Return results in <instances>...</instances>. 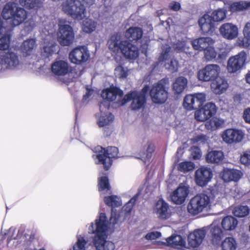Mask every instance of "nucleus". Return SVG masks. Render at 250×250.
<instances>
[{
    "label": "nucleus",
    "mask_w": 250,
    "mask_h": 250,
    "mask_svg": "<svg viewBox=\"0 0 250 250\" xmlns=\"http://www.w3.org/2000/svg\"><path fill=\"white\" fill-rule=\"evenodd\" d=\"M108 225L105 214L102 213L88 228V232L94 234L93 243L96 250H113L115 249L114 244L107 240Z\"/></svg>",
    "instance_id": "1"
},
{
    "label": "nucleus",
    "mask_w": 250,
    "mask_h": 250,
    "mask_svg": "<svg viewBox=\"0 0 250 250\" xmlns=\"http://www.w3.org/2000/svg\"><path fill=\"white\" fill-rule=\"evenodd\" d=\"M168 84V79L165 78L152 85L149 91V94L152 101L154 103L162 104L167 101L168 98L167 87Z\"/></svg>",
    "instance_id": "6"
},
{
    "label": "nucleus",
    "mask_w": 250,
    "mask_h": 250,
    "mask_svg": "<svg viewBox=\"0 0 250 250\" xmlns=\"http://www.w3.org/2000/svg\"><path fill=\"white\" fill-rule=\"evenodd\" d=\"M84 4L87 6H91L94 4L95 0H82Z\"/></svg>",
    "instance_id": "64"
},
{
    "label": "nucleus",
    "mask_w": 250,
    "mask_h": 250,
    "mask_svg": "<svg viewBox=\"0 0 250 250\" xmlns=\"http://www.w3.org/2000/svg\"><path fill=\"white\" fill-rule=\"evenodd\" d=\"M188 80L184 77H179L176 79L172 84V90L175 93H182L187 86Z\"/></svg>",
    "instance_id": "34"
},
{
    "label": "nucleus",
    "mask_w": 250,
    "mask_h": 250,
    "mask_svg": "<svg viewBox=\"0 0 250 250\" xmlns=\"http://www.w3.org/2000/svg\"><path fill=\"white\" fill-rule=\"evenodd\" d=\"M250 7V2L239 1L232 3L229 9L232 12L242 11Z\"/></svg>",
    "instance_id": "45"
},
{
    "label": "nucleus",
    "mask_w": 250,
    "mask_h": 250,
    "mask_svg": "<svg viewBox=\"0 0 250 250\" xmlns=\"http://www.w3.org/2000/svg\"><path fill=\"white\" fill-rule=\"evenodd\" d=\"M220 175L222 179L225 182H237L242 177L243 173L239 170L225 168Z\"/></svg>",
    "instance_id": "26"
},
{
    "label": "nucleus",
    "mask_w": 250,
    "mask_h": 250,
    "mask_svg": "<svg viewBox=\"0 0 250 250\" xmlns=\"http://www.w3.org/2000/svg\"><path fill=\"white\" fill-rule=\"evenodd\" d=\"M245 136L244 131L237 128L227 129L222 132L221 135L223 141L228 144L240 143Z\"/></svg>",
    "instance_id": "15"
},
{
    "label": "nucleus",
    "mask_w": 250,
    "mask_h": 250,
    "mask_svg": "<svg viewBox=\"0 0 250 250\" xmlns=\"http://www.w3.org/2000/svg\"><path fill=\"white\" fill-rule=\"evenodd\" d=\"M87 241L81 236L77 237V241L73 246V250H85Z\"/></svg>",
    "instance_id": "54"
},
{
    "label": "nucleus",
    "mask_w": 250,
    "mask_h": 250,
    "mask_svg": "<svg viewBox=\"0 0 250 250\" xmlns=\"http://www.w3.org/2000/svg\"><path fill=\"white\" fill-rule=\"evenodd\" d=\"M168 209V204L164 201L159 200L155 205L154 211L159 218L166 219L169 216Z\"/></svg>",
    "instance_id": "30"
},
{
    "label": "nucleus",
    "mask_w": 250,
    "mask_h": 250,
    "mask_svg": "<svg viewBox=\"0 0 250 250\" xmlns=\"http://www.w3.org/2000/svg\"><path fill=\"white\" fill-rule=\"evenodd\" d=\"M2 16L6 20H10L12 24L15 26L21 23L26 18V11L19 7L17 3L9 2L3 7Z\"/></svg>",
    "instance_id": "3"
},
{
    "label": "nucleus",
    "mask_w": 250,
    "mask_h": 250,
    "mask_svg": "<svg viewBox=\"0 0 250 250\" xmlns=\"http://www.w3.org/2000/svg\"><path fill=\"white\" fill-rule=\"evenodd\" d=\"M170 50L171 48L168 45L164 46L161 54L159 57V61L160 62L164 63L167 69L173 73L178 70V62L176 59L170 58Z\"/></svg>",
    "instance_id": "12"
},
{
    "label": "nucleus",
    "mask_w": 250,
    "mask_h": 250,
    "mask_svg": "<svg viewBox=\"0 0 250 250\" xmlns=\"http://www.w3.org/2000/svg\"><path fill=\"white\" fill-rule=\"evenodd\" d=\"M62 11L72 19L81 21L86 16V9L78 0H66L61 4Z\"/></svg>",
    "instance_id": "4"
},
{
    "label": "nucleus",
    "mask_w": 250,
    "mask_h": 250,
    "mask_svg": "<svg viewBox=\"0 0 250 250\" xmlns=\"http://www.w3.org/2000/svg\"><path fill=\"white\" fill-rule=\"evenodd\" d=\"M57 45L54 43H50L48 45L44 46L42 55L45 57H49L56 51Z\"/></svg>",
    "instance_id": "52"
},
{
    "label": "nucleus",
    "mask_w": 250,
    "mask_h": 250,
    "mask_svg": "<svg viewBox=\"0 0 250 250\" xmlns=\"http://www.w3.org/2000/svg\"><path fill=\"white\" fill-rule=\"evenodd\" d=\"M104 201L107 206L112 207H119L122 204L120 198L116 195L105 196Z\"/></svg>",
    "instance_id": "44"
},
{
    "label": "nucleus",
    "mask_w": 250,
    "mask_h": 250,
    "mask_svg": "<svg viewBox=\"0 0 250 250\" xmlns=\"http://www.w3.org/2000/svg\"><path fill=\"white\" fill-rule=\"evenodd\" d=\"M89 53L84 46H81L73 49L69 53L70 61L75 64H81L87 61L89 58Z\"/></svg>",
    "instance_id": "17"
},
{
    "label": "nucleus",
    "mask_w": 250,
    "mask_h": 250,
    "mask_svg": "<svg viewBox=\"0 0 250 250\" xmlns=\"http://www.w3.org/2000/svg\"><path fill=\"white\" fill-rule=\"evenodd\" d=\"M250 209L247 206H238L233 210V214L238 217H244L249 213Z\"/></svg>",
    "instance_id": "50"
},
{
    "label": "nucleus",
    "mask_w": 250,
    "mask_h": 250,
    "mask_svg": "<svg viewBox=\"0 0 250 250\" xmlns=\"http://www.w3.org/2000/svg\"><path fill=\"white\" fill-rule=\"evenodd\" d=\"M188 193V187L181 184L171 193L170 199L175 204L181 205L186 201Z\"/></svg>",
    "instance_id": "20"
},
{
    "label": "nucleus",
    "mask_w": 250,
    "mask_h": 250,
    "mask_svg": "<svg viewBox=\"0 0 250 250\" xmlns=\"http://www.w3.org/2000/svg\"><path fill=\"white\" fill-rule=\"evenodd\" d=\"M241 163L245 165H250V149L244 152L240 158Z\"/></svg>",
    "instance_id": "57"
},
{
    "label": "nucleus",
    "mask_w": 250,
    "mask_h": 250,
    "mask_svg": "<svg viewBox=\"0 0 250 250\" xmlns=\"http://www.w3.org/2000/svg\"><path fill=\"white\" fill-rule=\"evenodd\" d=\"M191 44L188 40H185L182 41H178L174 44L173 47L178 52H184L186 53L188 52L189 45Z\"/></svg>",
    "instance_id": "46"
},
{
    "label": "nucleus",
    "mask_w": 250,
    "mask_h": 250,
    "mask_svg": "<svg viewBox=\"0 0 250 250\" xmlns=\"http://www.w3.org/2000/svg\"><path fill=\"white\" fill-rule=\"evenodd\" d=\"M161 236V234L160 232L158 231H152L147 233L145 236V238L148 240H153L159 238Z\"/></svg>",
    "instance_id": "58"
},
{
    "label": "nucleus",
    "mask_w": 250,
    "mask_h": 250,
    "mask_svg": "<svg viewBox=\"0 0 250 250\" xmlns=\"http://www.w3.org/2000/svg\"><path fill=\"white\" fill-rule=\"evenodd\" d=\"M143 35L142 29L139 27H130L125 33V37L130 41H137Z\"/></svg>",
    "instance_id": "37"
},
{
    "label": "nucleus",
    "mask_w": 250,
    "mask_h": 250,
    "mask_svg": "<svg viewBox=\"0 0 250 250\" xmlns=\"http://www.w3.org/2000/svg\"><path fill=\"white\" fill-rule=\"evenodd\" d=\"M229 87L227 81L223 78H217L211 83L210 87L211 90L215 94L220 95L224 93Z\"/></svg>",
    "instance_id": "27"
},
{
    "label": "nucleus",
    "mask_w": 250,
    "mask_h": 250,
    "mask_svg": "<svg viewBox=\"0 0 250 250\" xmlns=\"http://www.w3.org/2000/svg\"><path fill=\"white\" fill-rule=\"evenodd\" d=\"M243 33L244 38H239L236 43L239 46L246 48L250 46V21L248 22L245 25Z\"/></svg>",
    "instance_id": "33"
},
{
    "label": "nucleus",
    "mask_w": 250,
    "mask_h": 250,
    "mask_svg": "<svg viewBox=\"0 0 250 250\" xmlns=\"http://www.w3.org/2000/svg\"><path fill=\"white\" fill-rule=\"evenodd\" d=\"M59 31L58 41L63 46L71 44L74 38V33L69 21L63 19H60L58 22Z\"/></svg>",
    "instance_id": "8"
},
{
    "label": "nucleus",
    "mask_w": 250,
    "mask_h": 250,
    "mask_svg": "<svg viewBox=\"0 0 250 250\" xmlns=\"http://www.w3.org/2000/svg\"><path fill=\"white\" fill-rule=\"evenodd\" d=\"M220 71V67L218 65L208 64L199 71L198 77L200 81L204 82L214 81L218 77Z\"/></svg>",
    "instance_id": "13"
},
{
    "label": "nucleus",
    "mask_w": 250,
    "mask_h": 250,
    "mask_svg": "<svg viewBox=\"0 0 250 250\" xmlns=\"http://www.w3.org/2000/svg\"><path fill=\"white\" fill-rule=\"evenodd\" d=\"M243 117L246 123L250 124V108H247L244 110Z\"/></svg>",
    "instance_id": "59"
},
{
    "label": "nucleus",
    "mask_w": 250,
    "mask_h": 250,
    "mask_svg": "<svg viewBox=\"0 0 250 250\" xmlns=\"http://www.w3.org/2000/svg\"><path fill=\"white\" fill-rule=\"evenodd\" d=\"M123 95V92L120 89L114 86H110L102 91V97L104 99L102 101H112L117 98H120Z\"/></svg>",
    "instance_id": "25"
},
{
    "label": "nucleus",
    "mask_w": 250,
    "mask_h": 250,
    "mask_svg": "<svg viewBox=\"0 0 250 250\" xmlns=\"http://www.w3.org/2000/svg\"><path fill=\"white\" fill-rule=\"evenodd\" d=\"M247 58V55L244 51L230 57L227 63L228 71L229 73H233L241 69L245 65Z\"/></svg>",
    "instance_id": "14"
},
{
    "label": "nucleus",
    "mask_w": 250,
    "mask_h": 250,
    "mask_svg": "<svg viewBox=\"0 0 250 250\" xmlns=\"http://www.w3.org/2000/svg\"><path fill=\"white\" fill-rule=\"evenodd\" d=\"M216 111L215 104L212 103H208L195 111V118L198 121L205 122L215 115Z\"/></svg>",
    "instance_id": "18"
},
{
    "label": "nucleus",
    "mask_w": 250,
    "mask_h": 250,
    "mask_svg": "<svg viewBox=\"0 0 250 250\" xmlns=\"http://www.w3.org/2000/svg\"><path fill=\"white\" fill-rule=\"evenodd\" d=\"M204 55L207 60L211 61L216 57L217 53L212 45H209L204 50Z\"/></svg>",
    "instance_id": "53"
},
{
    "label": "nucleus",
    "mask_w": 250,
    "mask_h": 250,
    "mask_svg": "<svg viewBox=\"0 0 250 250\" xmlns=\"http://www.w3.org/2000/svg\"><path fill=\"white\" fill-rule=\"evenodd\" d=\"M42 0H19L20 4L26 8L37 9L40 7Z\"/></svg>",
    "instance_id": "48"
},
{
    "label": "nucleus",
    "mask_w": 250,
    "mask_h": 250,
    "mask_svg": "<svg viewBox=\"0 0 250 250\" xmlns=\"http://www.w3.org/2000/svg\"><path fill=\"white\" fill-rule=\"evenodd\" d=\"M211 241L213 244H219L223 237V231L219 226V223L214 221L209 226Z\"/></svg>",
    "instance_id": "28"
},
{
    "label": "nucleus",
    "mask_w": 250,
    "mask_h": 250,
    "mask_svg": "<svg viewBox=\"0 0 250 250\" xmlns=\"http://www.w3.org/2000/svg\"><path fill=\"white\" fill-rule=\"evenodd\" d=\"M206 101V95L204 93H197L186 95L183 102L184 107L188 110H191L199 106Z\"/></svg>",
    "instance_id": "16"
},
{
    "label": "nucleus",
    "mask_w": 250,
    "mask_h": 250,
    "mask_svg": "<svg viewBox=\"0 0 250 250\" xmlns=\"http://www.w3.org/2000/svg\"><path fill=\"white\" fill-rule=\"evenodd\" d=\"M149 87L148 85L145 86L141 91H137L138 93H140L144 96L145 98H146V95L148 91Z\"/></svg>",
    "instance_id": "62"
},
{
    "label": "nucleus",
    "mask_w": 250,
    "mask_h": 250,
    "mask_svg": "<svg viewBox=\"0 0 250 250\" xmlns=\"http://www.w3.org/2000/svg\"><path fill=\"white\" fill-rule=\"evenodd\" d=\"M212 173L210 168L207 167H201L198 169L195 173V181L197 185L204 187L207 185L212 178Z\"/></svg>",
    "instance_id": "19"
},
{
    "label": "nucleus",
    "mask_w": 250,
    "mask_h": 250,
    "mask_svg": "<svg viewBox=\"0 0 250 250\" xmlns=\"http://www.w3.org/2000/svg\"><path fill=\"white\" fill-rule=\"evenodd\" d=\"M169 7L171 9L176 11L180 9L181 6L179 2L173 1L169 3Z\"/></svg>",
    "instance_id": "60"
},
{
    "label": "nucleus",
    "mask_w": 250,
    "mask_h": 250,
    "mask_svg": "<svg viewBox=\"0 0 250 250\" xmlns=\"http://www.w3.org/2000/svg\"><path fill=\"white\" fill-rule=\"evenodd\" d=\"M99 148L101 149L99 153L96 155H93V158L96 164L103 165L104 168L107 170L112 165V159L117 158L118 149L115 146L108 147L106 149L102 147Z\"/></svg>",
    "instance_id": "7"
},
{
    "label": "nucleus",
    "mask_w": 250,
    "mask_h": 250,
    "mask_svg": "<svg viewBox=\"0 0 250 250\" xmlns=\"http://www.w3.org/2000/svg\"><path fill=\"white\" fill-rule=\"evenodd\" d=\"M213 43V40L209 37L200 38L191 42L193 48L199 51H204L209 45H212Z\"/></svg>",
    "instance_id": "29"
},
{
    "label": "nucleus",
    "mask_w": 250,
    "mask_h": 250,
    "mask_svg": "<svg viewBox=\"0 0 250 250\" xmlns=\"http://www.w3.org/2000/svg\"><path fill=\"white\" fill-rule=\"evenodd\" d=\"M191 156L194 160H199L202 157V152L200 149L197 146H192L190 148Z\"/></svg>",
    "instance_id": "56"
},
{
    "label": "nucleus",
    "mask_w": 250,
    "mask_h": 250,
    "mask_svg": "<svg viewBox=\"0 0 250 250\" xmlns=\"http://www.w3.org/2000/svg\"><path fill=\"white\" fill-rule=\"evenodd\" d=\"M36 46V41L34 39H29L24 41L21 46V51L26 55H29Z\"/></svg>",
    "instance_id": "38"
},
{
    "label": "nucleus",
    "mask_w": 250,
    "mask_h": 250,
    "mask_svg": "<svg viewBox=\"0 0 250 250\" xmlns=\"http://www.w3.org/2000/svg\"><path fill=\"white\" fill-rule=\"evenodd\" d=\"M154 150V146L152 144L147 142L143 146V151L141 152V158L144 162L148 160Z\"/></svg>",
    "instance_id": "40"
},
{
    "label": "nucleus",
    "mask_w": 250,
    "mask_h": 250,
    "mask_svg": "<svg viewBox=\"0 0 250 250\" xmlns=\"http://www.w3.org/2000/svg\"><path fill=\"white\" fill-rule=\"evenodd\" d=\"M206 235V231L204 228L197 229L190 232L188 237V243L189 247H198L202 243Z\"/></svg>",
    "instance_id": "21"
},
{
    "label": "nucleus",
    "mask_w": 250,
    "mask_h": 250,
    "mask_svg": "<svg viewBox=\"0 0 250 250\" xmlns=\"http://www.w3.org/2000/svg\"><path fill=\"white\" fill-rule=\"evenodd\" d=\"M21 62L17 53L11 51L0 52V69L17 70L20 68Z\"/></svg>",
    "instance_id": "9"
},
{
    "label": "nucleus",
    "mask_w": 250,
    "mask_h": 250,
    "mask_svg": "<svg viewBox=\"0 0 250 250\" xmlns=\"http://www.w3.org/2000/svg\"><path fill=\"white\" fill-rule=\"evenodd\" d=\"M110 104L106 101H102L100 104V112L96 114L97 124L99 127L110 125L114 120V115L108 111Z\"/></svg>",
    "instance_id": "10"
},
{
    "label": "nucleus",
    "mask_w": 250,
    "mask_h": 250,
    "mask_svg": "<svg viewBox=\"0 0 250 250\" xmlns=\"http://www.w3.org/2000/svg\"><path fill=\"white\" fill-rule=\"evenodd\" d=\"M224 157L221 151L212 150L208 153L206 160L208 163L219 164L223 161Z\"/></svg>",
    "instance_id": "35"
},
{
    "label": "nucleus",
    "mask_w": 250,
    "mask_h": 250,
    "mask_svg": "<svg viewBox=\"0 0 250 250\" xmlns=\"http://www.w3.org/2000/svg\"><path fill=\"white\" fill-rule=\"evenodd\" d=\"M210 206L209 197L205 194H199L190 200L187 206V209L190 214L195 215L207 210Z\"/></svg>",
    "instance_id": "5"
},
{
    "label": "nucleus",
    "mask_w": 250,
    "mask_h": 250,
    "mask_svg": "<svg viewBox=\"0 0 250 250\" xmlns=\"http://www.w3.org/2000/svg\"><path fill=\"white\" fill-rule=\"evenodd\" d=\"M119 61V64L114 69V75L119 79H125L129 75L130 70L122 65L120 59Z\"/></svg>",
    "instance_id": "39"
},
{
    "label": "nucleus",
    "mask_w": 250,
    "mask_h": 250,
    "mask_svg": "<svg viewBox=\"0 0 250 250\" xmlns=\"http://www.w3.org/2000/svg\"><path fill=\"white\" fill-rule=\"evenodd\" d=\"M93 92H94V91L93 90H88L87 89L86 93H85V95H83V102H86L87 101V99L92 95Z\"/></svg>",
    "instance_id": "61"
},
{
    "label": "nucleus",
    "mask_w": 250,
    "mask_h": 250,
    "mask_svg": "<svg viewBox=\"0 0 250 250\" xmlns=\"http://www.w3.org/2000/svg\"><path fill=\"white\" fill-rule=\"evenodd\" d=\"M221 35L225 39L233 40L238 35V29L236 25L231 23L223 24L219 28Z\"/></svg>",
    "instance_id": "22"
},
{
    "label": "nucleus",
    "mask_w": 250,
    "mask_h": 250,
    "mask_svg": "<svg viewBox=\"0 0 250 250\" xmlns=\"http://www.w3.org/2000/svg\"><path fill=\"white\" fill-rule=\"evenodd\" d=\"M110 220V223L113 224H115L117 223V221H118V218H116L115 214L113 212V209H112L111 215Z\"/></svg>",
    "instance_id": "63"
},
{
    "label": "nucleus",
    "mask_w": 250,
    "mask_h": 250,
    "mask_svg": "<svg viewBox=\"0 0 250 250\" xmlns=\"http://www.w3.org/2000/svg\"><path fill=\"white\" fill-rule=\"evenodd\" d=\"M226 10L223 9H219L214 11L210 16L214 23L215 21H221L224 20L226 17Z\"/></svg>",
    "instance_id": "49"
},
{
    "label": "nucleus",
    "mask_w": 250,
    "mask_h": 250,
    "mask_svg": "<svg viewBox=\"0 0 250 250\" xmlns=\"http://www.w3.org/2000/svg\"><path fill=\"white\" fill-rule=\"evenodd\" d=\"M51 71L55 75L65 76L70 73L71 67L66 61L59 60L52 64Z\"/></svg>",
    "instance_id": "23"
},
{
    "label": "nucleus",
    "mask_w": 250,
    "mask_h": 250,
    "mask_svg": "<svg viewBox=\"0 0 250 250\" xmlns=\"http://www.w3.org/2000/svg\"><path fill=\"white\" fill-rule=\"evenodd\" d=\"M167 246L177 249H181L184 247L186 242L180 235L174 234L166 239Z\"/></svg>",
    "instance_id": "31"
},
{
    "label": "nucleus",
    "mask_w": 250,
    "mask_h": 250,
    "mask_svg": "<svg viewBox=\"0 0 250 250\" xmlns=\"http://www.w3.org/2000/svg\"><path fill=\"white\" fill-rule=\"evenodd\" d=\"M97 22L90 18H87L83 22L82 29L84 32L91 33L96 29Z\"/></svg>",
    "instance_id": "42"
},
{
    "label": "nucleus",
    "mask_w": 250,
    "mask_h": 250,
    "mask_svg": "<svg viewBox=\"0 0 250 250\" xmlns=\"http://www.w3.org/2000/svg\"><path fill=\"white\" fill-rule=\"evenodd\" d=\"M137 200V196L132 197L123 208V210L126 213H129Z\"/></svg>",
    "instance_id": "55"
},
{
    "label": "nucleus",
    "mask_w": 250,
    "mask_h": 250,
    "mask_svg": "<svg viewBox=\"0 0 250 250\" xmlns=\"http://www.w3.org/2000/svg\"><path fill=\"white\" fill-rule=\"evenodd\" d=\"M221 246L222 250H235L237 243L233 237H228L222 242Z\"/></svg>",
    "instance_id": "41"
},
{
    "label": "nucleus",
    "mask_w": 250,
    "mask_h": 250,
    "mask_svg": "<svg viewBox=\"0 0 250 250\" xmlns=\"http://www.w3.org/2000/svg\"><path fill=\"white\" fill-rule=\"evenodd\" d=\"M107 44L109 49L115 55L122 54L129 59H134L138 56V47L127 41L123 40L120 34L112 35Z\"/></svg>",
    "instance_id": "2"
},
{
    "label": "nucleus",
    "mask_w": 250,
    "mask_h": 250,
    "mask_svg": "<svg viewBox=\"0 0 250 250\" xmlns=\"http://www.w3.org/2000/svg\"><path fill=\"white\" fill-rule=\"evenodd\" d=\"M10 34L6 30L0 34V50H4L7 49L10 43Z\"/></svg>",
    "instance_id": "43"
},
{
    "label": "nucleus",
    "mask_w": 250,
    "mask_h": 250,
    "mask_svg": "<svg viewBox=\"0 0 250 250\" xmlns=\"http://www.w3.org/2000/svg\"><path fill=\"white\" fill-rule=\"evenodd\" d=\"M131 101L130 107L132 110H139L143 108L146 103V98L137 91H131L125 95L123 100L122 104Z\"/></svg>",
    "instance_id": "11"
},
{
    "label": "nucleus",
    "mask_w": 250,
    "mask_h": 250,
    "mask_svg": "<svg viewBox=\"0 0 250 250\" xmlns=\"http://www.w3.org/2000/svg\"><path fill=\"white\" fill-rule=\"evenodd\" d=\"M194 168L195 164L190 161H185L180 163L178 166V170L183 173L192 171Z\"/></svg>",
    "instance_id": "51"
},
{
    "label": "nucleus",
    "mask_w": 250,
    "mask_h": 250,
    "mask_svg": "<svg viewBox=\"0 0 250 250\" xmlns=\"http://www.w3.org/2000/svg\"><path fill=\"white\" fill-rule=\"evenodd\" d=\"M225 121L220 117H214L205 124L206 128L210 131H216L225 126Z\"/></svg>",
    "instance_id": "32"
},
{
    "label": "nucleus",
    "mask_w": 250,
    "mask_h": 250,
    "mask_svg": "<svg viewBox=\"0 0 250 250\" xmlns=\"http://www.w3.org/2000/svg\"><path fill=\"white\" fill-rule=\"evenodd\" d=\"M98 186L100 191L104 192V191H106L110 193V187L109 184L108 178L106 176L100 175L98 180Z\"/></svg>",
    "instance_id": "47"
},
{
    "label": "nucleus",
    "mask_w": 250,
    "mask_h": 250,
    "mask_svg": "<svg viewBox=\"0 0 250 250\" xmlns=\"http://www.w3.org/2000/svg\"><path fill=\"white\" fill-rule=\"evenodd\" d=\"M199 25L201 30L204 33H212L215 28V23L212 21L210 14H204L198 21Z\"/></svg>",
    "instance_id": "24"
},
{
    "label": "nucleus",
    "mask_w": 250,
    "mask_h": 250,
    "mask_svg": "<svg viewBox=\"0 0 250 250\" xmlns=\"http://www.w3.org/2000/svg\"><path fill=\"white\" fill-rule=\"evenodd\" d=\"M238 224L236 219L231 216L224 217L221 222V225L224 230H231L234 229Z\"/></svg>",
    "instance_id": "36"
}]
</instances>
